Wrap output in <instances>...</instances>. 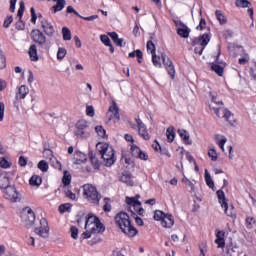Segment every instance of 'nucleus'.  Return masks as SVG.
Instances as JSON below:
<instances>
[{
	"mask_svg": "<svg viewBox=\"0 0 256 256\" xmlns=\"http://www.w3.org/2000/svg\"><path fill=\"white\" fill-rule=\"evenodd\" d=\"M95 131L98 137H102V139H105V137H107V132L103 129V126H96Z\"/></svg>",
	"mask_w": 256,
	"mask_h": 256,
	"instance_id": "nucleus-40",
	"label": "nucleus"
},
{
	"mask_svg": "<svg viewBox=\"0 0 256 256\" xmlns=\"http://www.w3.org/2000/svg\"><path fill=\"white\" fill-rule=\"evenodd\" d=\"M29 95V87L26 85H22L18 89V94L16 95V99H25Z\"/></svg>",
	"mask_w": 256,
	"mask_h": 256,
	"instance_id": "nucleus-23",
	"label": "nucleus"
},
{
	"mask_svg": "<svg viewBox=\"0 0 256 256\" xmlns=\"http://www.w3.org/2000/svg\"><path fill=\"white\" fill-rule=\"evenodd\" d=\"M3 117H5V103L0 102V121H3Z\"/></svg>",
	"mask_w": 256,
	"mask_h": 256,
	"instance_id": "nucleus-61",
	"label": "nucleus"
},
{
	"mask_svg": "<svg viewBox=\"0 0 256 256\" xmlns=\"http://www.w3.org/2000/svg\"><path fill=\"white\" fill-rule=\"evenodd\" d=\"M56 5L52 6L51 11L52 13H59V11H63L65 9V5L67 2L65 0H53Z\"/></svg>",
	"mask_w": 256,
	"mask_h": 256,
	"instance_id": "nucleus-18",
	"label": "nucleus"
},
{
	"mask_svg": "<svg viewBox=\"0 0 256 256\" xmlns=\"http://www.w3.org/2000/svg\"><path fill=\"white\" fill-rule=\"evenodd\" d=\"M83 195L89 203L99 206V201H101L102 196L99 191H97V188L95 186L91 184H85L83 186Z\"/></svg>",
	"mask_w": 256,
	"mask_h": 256,
	"instance_id": "nucleus-3",
	"label": "nucleus"
},
{
	"mask_svg": "<svg viewBox=\"0 0 256 256\" xmlns=\"http://www.w3.org/2000/svg\"><path fill=\"white\" fill-rule=\"evenodd\" d=\"M131 151H132L133 157L138 158L139 157V153L141 152V148H139V146L133 144L131 146Z\"/></svg>",
	"mask_w": 256,
	"mask_h": 256,
	"instance_id": "nucleus-51",
	"label": "nucleus"
},
{
	"mask_svg": "<svg viewBox=\"0 0 256 256\" xmlns=\"http://www.w3.org/2000/svg\"><path fill=\"white\" fill-rule=\"evenodd\" d=\"M126 203L129 205V211L132 215H145V209L141 206V201L135 198L126 197Z\"/></svg>",
	"mask_w": 256,
	"mask_h": 256,
	"instance_id": "nucleus-5",
	"label": "nucleus"
},
{
	"mask_svg": "<svg viewBox=\"0 0 256 256\" xmlns=\"http://www.w3.org/2000/svg\"><path fill=\"white\" fill-rule=\"evenodd\" d=\"M88 155L94 169H99V167H101V164L99 163V159L97 158V156L93 153V151H90Z\"/></svg>",
	"mask_w": 256,
	"mask_h": 256,
	"instance_id": "nucleus-27",
	"label": "nucleus"
},
{
	"mask_svg": "<svg viewBox=\"0 0 256 256\" xmlns=\"http://www.w3.org/2000/svg\"><path fill=\"white\" fill-rule=\"evenodd\" d=\"M76 127L77 129H80L81 131H83V129H87V127H89V123L85 120H79L76 123Z\"/></svg>",
	"mask_w": 256,
	"mask_h": 256,
	"instance_id": "nucleus-45",
	"label": "nucleus"
},
{
	"mask_svg": "<svg viewBox=\"0 0 256 256\" xmlns=\"http://www.w3.org/2000/svg\"><path fill=\"white\" fill-rule=\"evenodd\" d=\"M20 8L18 9V17H23V13H25V2L20 1Z\"/></svg>",
	"mask_w": 256,
	"mask_h": 256,
	"instance_id": "nucleus-59",
	"label": "nucleus"
},
{
	"mask_svg": "<svg viewBox=\"0 0 256 256\" xmlns=\"http://www.w3.org/2000/svg\"><path fill=\"white\" fill-rule=\"evenodd\" d=\"M147 50L150 51L151 55H155L156 52V48H155V44L153 43V41H148L146 44Z\"/></svg>",
	"mask_w": 256,
	"mask_h": 256,
	"instance_id": "nucleus-50",
	"label": "nucleus"
},
{
	"mask_svg": "<svg viewBox=\"0 0 256 256\" xmlns=\"http://www.w3.org/2000/svg\"><path fill=\"white\" fill-rule=\"evenodd\" d=\"M0 167H2V169H9V167H11V164H9V161H7V159L2 158L0 159Z\"/></svg>",
	"mask_w": 256,
	"mask_h": 256,
	"instance_id": "nucleus-58",
	"label": "nucleus"
},
{
	"mask_svg": "<svg viewBox=\"0 0 256 256\" xmlns=\"http://www.w3.org/2000/svg\"><path fill=\"white\" fill-rule=\"evenodd\" d=\"M208 156L210 157L211 161H217L219 157L217 154V150H215L214 148L208 151Z\"/></svg>",
	"mask_w": 256,
	"mask_h": 256,
	"instance_id": "nucleus-48",
	"label": "nucleus"
},
{
	"mask_svg": "<svg viewBox=\"0 0 256 256\" xmlns=\"http://www.w3.org/2000/svg\"><path fill=\"white\" fill-rule=\"evenodd\" d=\"M223 117L226 121H228V123H230V125H233L235 123V116L233 115V113H231V111H229L228 109H224L223 110Z\"/></svg>",
	"mask_w": 256,
	"mask_h": 256,
	"instance_id": "nucleus-26",
	"label": "nucleus"
},
{
	"mask_svg": "<svg viewBox=\"0 0 256 256\" xmlns=\"http://www.w3.org/2000/svg\"><path fill=\"white\" fill-rule=\"evenodd\" d=\"M189 33H191V29H189L187 26L177 28V34L179 37H182V39H189Z\"/></svg>",
	"mask_w": 256,
	"mask_h": 256,
	"instance_id": "nucleus-24",
	"label": "nucleus"
},
{
	"mask_svg": "<svg viewBox=\"0 0 256 256\" xmlns=\"http://www.w3.org/2000/svg\"><path fill=\"white\" fill-rule=\"evenodd\" d=\"M100 41L103 42V44L107 47L111 43V39H109V36L103 34L100 36Z\"/></svg>",
	"mask_w": 256,
	"mask_h": 256,
	"instance_id": "nucleus-55",
	"label": "nucleus"
},
{
	"mask_svg": "<svg viewBox=\"0 0 256 256\" xmlns=\"http://www.w3.org/2000/svg\"><path fill=\"white\" fill-rule=\"evenodd\" d=\"M162 227H165L166 229H171L173 225H175V220H173V215L166 214L161 222Z\"/></svg>",
	"mask_w": 256,
	"mask_h": 256,
	"instance_id": "nucleus-16",
	"label": "nucleus"
},
{
	"mask_svg": "<svg viewBox=\"0 0 256 256\" xmlns=\"http://www.w3.org/2000/svg\"><path fill=\"white\" fill-rule=\"evenodd\" d=\"M62 35H63L64 41H71V30H69V28L63 27Z\"/></svg>",
	"mask_w": 256,
	"mask_h": 256,
	"instance_id": "nucleus-37",
	"label": "nucleus"
},
{
	"mask_svg": "<svg viewBox=\"0 0 256 256\" xmlns=\"http://www.w3.org/2000/svg\"><path fill=\"white\" fill-rule=\"evenodd\" d=\"M128 57H138V59H143V52L141 50L137 49L135 51H132L128 54Z\"/></svg>",
	"mask_w": 256,
	"mask_h": 256,
	"instance_id": "nucleus-49",
	"label": "nucleus"
},
{
	"mask_svg": "<svg viewBox=\"0 0 256 256\" xmlns=\"http://www.w3.org/2000/svg\"><path fill=\"white\" fill-rule=\"evenodd\" d=\"M89 230L91 233H103L105 231V226L101 223V220H98V222H96L94 226L90 227Z\"/></svg>",
	"mask_w": 256,
	"mask_h": 256,
	"instance_id": "nucleus-22",
	"label": "nucleus"
},
{
	"mask_svg": "<svg viewBox=\"0 0 256 256\" xmlns=\"http://www.w3.org/2000/svg\"><path fill=\"white\" fill-rule=\"evenodd\" d=\"M109 112L113 113L115 119L118 121L121 119V115L119 114V107H117V103L115 101L112 102V106H110Z\"/></svg>",
	"mask_w": 256,
	"mask_h": 256,
	"instance_id": "nucleus-30",
	"label": "nucleus"
},
{
	"mask_svg": "<svg viewBox=\"0 0 256 256\" xmlns=\"http://www.w3.org/2000/svg\"><path fill=\"white\" fill-rule=\"evenodd\" d=\"M40 24H41V27H42L44 33L48 37H53V35H55V27L53 26V24L51 22H49V20L43 19V20H41Z\"/></svg>",
	"mask_w": 256,
	"mask_h": 256,
	"instance_id": "nucleus-14",
	"label": "nucleus"
},
{
	"mask_svg": "<svg viewBox=\"0 0 256 256\" xmlns=\"http://www.w3.org/2000/svg\"><path fill=\"white\" fill-rule=\"evenodd\" d=\"M59 211H60L61 213H65L66 211H67L68 213H71V204H70V203L61 204V205L59 206Z\"/></svg>",
	"mask_w": 256,
	"mask_h": 256,
	"instance_id": "nucleus-43",
	"label": "nucleus"
},
{
	"mask_svg": "<svg viewBox=\"0 0 256 256\" xmlns=\"http://www.w3.org/2000/svg\"><path fill=\"white\" fill-rule=\"evenodd\" d=\"M65 55H67V49H65L63 47L58 49L57 59H59V61H61V59H65Z\"/></svg>",
	"mask_w": 256,
	"mask_h": 256,
	"instance_id": "nucleus-47",
	"label": "nucleus"
},
{
	"mask_svg": "<svg viewBox=\"0 0 256 256\" xmlns=\"http://www.w3.org/2000/svg\"><path fill=\"white\" fill-rule=\"evenodd\" d=\"M235 5L236 7H242L243 9H245V7L251 6V2H249L248 0H236Z\"/></svg>",
	"mask_w": 256,
	"mask_h": 256,
	"instance_id": "nucleus-39",
	"label": "nucleus"
},
{
	"mask_svg": "<svg viewBox=\"0 0 256 256\" xmlns=\"http://www.w3.org/2000/svg\"><path fill=\"white\" fill-rule=\"evenodd\" d=\"M31 35L34 43H38V45H45L47 43V37H45L41 30H32Z\"/></svg>",
	"mask_w": 256,
	"mask_h": 256,
	"instance_id": "nucleus-13",
	"label": "nucleus"
},
{
	"mask_svg": "<svg viewBox=\"0 0 256 256\" xmlns=\"http://www.w3.org/2000/svg\"><path fill=\"white\" fill-rule=\"evenodd\" d=\"M256 224V220L255 217L253 216H247L245 219V225L247 227V229H253V225Z\"/></svg>",
	"mask_w": 256,
	"mask_h": 256,
	"instance_id": "nucleus-35",
	"label": "nucleus"
},
{
	"mask_svg": "<svg viewBox=\"0 0 256 256\" xmlns=\"http://www.w3.org/2000/svg\"><path fill=\"white\" fill-rule=\"evenodd\" d=\"M74 159H76L75 161L76 165H81V163H85V161H87V154L81 151H76L74 153Z\"/></svg>",
	"mask_w": 256,
	"mask_h": 256,
	"instance_id": "nucleus-20",
	"label": "nucleus"
},
{
	"mask_svg": "<svg viewBox=\"0 0 256 256\" xmlns=\"http://www.w3.org/2000/svg\"><path fill=\"white\" fill-rule=\"evenodd\" d=\"M62 183L65 187H67V185L71 184V176H64L62 178Z\"/></svg>",
	"mask_w": 256,
	"mask_h": 256,
	"instance_id": "nucleus-63",
	"label": "nucleus"
},
{
	"mask_svg": "<svg viewBox=\"0 0 256 256\" xmlns=\"http://www.w3.org/2000/svg\"><path fill=\"white\" fill-rule=\"evenodd\" d=\"M104 202L103 211L109 213V211H111V198H104Z\"/></svg>",
	"mask_w": 256,
	"mask_h": 256,
	"instance_id": "nucleus-46",
	"label": "nucleus"
},
{
	"mask_svg": "<svg viewBox=\"0 0 256 256\" xmlns=\"http://www.w3.org/2000/svg\"><path fill=\"white\" fill-rule=\"evenodd\" d=\"M9 186V176L7 173H2L0 170V189H7Z\"/></svg>",
	"mask_w": 256,
	"mask_h": 256,
	"instance_id": "nucleus-21",
	"label": "nucleus"
},
{
	"mask_svg": "<svg viewBox=\"0 0 256 256\" xmlns=\"http://www.w3.org/2000/svg\"><path fill=\"white\" fill-rule=\"evenodd\" d=\"M96 149L99 151L106 167H111V165L115 164L117 159L115 158V150H113V147L105 142H98L96 144Z\"/></svg>",
	"mask_w": 256,
	"mask_h": 256,
	"instance_id": "nucleus-2",
	"label": "nucleus"
},
{
	"mask_svg": "<svg viewBox=\"0 0 256 256\" xmlns=\"http://www.w3.org/2000/svg\"><path fill=\"white\" fill-rule=\"evenodd\" d=\"M225 143H227V138H225V136H221V139L218 140V146L222 151H225Z\"/></svg>",
	"mask_w": 256,
	"mask_h": 256,
	"instance_id": "nucleus-56",
	"label": "nucleus"
},
{
	"mask_svg": "<svg viewBox=\"0 0 256 256\" xmlns=\"http://www.w3.org/2000/svg\"><path fill=\"white\" fill-rule=\"evenodd\" d=\"M70 233H71L72 239H77L79 237V229H77V227L75 226H72L70 228Z\"/></svg>",
	"mask_w": 256,
	"mask_h": 256,
	"instance_id": "nucleus-52",
	"label": "nucleus"
},
{
	"mask_svg": "<svg viewBox=\"0 0 256 256\" xmlns=\"http://www.w3.org/2000/svg\"><path fill=\"white\" fill-rule=\"evenodd\" d=\"M86 115L88 117H95V108H93V106H86Z\"/></svg>",
	"mask_w": 256,
	"mask_h": 256,
	"instance_id": "nucleus-53",
	"label": "nucleus"
},
{
	"mask_svg": "<svg viewBox=\"0 0 256 256\" xmlns=\"http://www.w3.org/2000/svg\"><path fill=\"white\" fill-rule=\"evenodd\" d=\"M11 23H13V16H8L3 23V27H5V29H9Z\"/></svg>",
	"mask_w": 256,
	"mask_h": 256,
	"instance_id": "nucleus-60",
	"label": "nucleus"
},
{
	"mask_svg": "<svg viewBox=\"0 0 256 256\" xmlns=\"http://www.w3.org/2000/svg\"><path fill=\"white\" fill-rule=\"evenodd\" d=\"M38 169H40V171H43V173L49 171V164H47V162L45 160H41L38 163Z\"/></svg>",
	"mask_w": 256,
	"mask_h": 256,
	"instance_id": "nucleus-42",
	"label": "nucleus"
},
{
	"mask_svg": "<svg viewBox=\"0 0 256 256\" xmlns=\"http://www.w3.org/2000/svg\"><path fill=\"white\" fill-rule=\"evenodd\" d=\"M209 41H211V36L209 34H203L199 38H194L192 41V45H198L194 48V53L197 55H203V51L205 47L209 45Z\"/></svg>",
	"mask_w": 256,
	"mask_h": 256,
	"instance_id": "nucleus-4",
	"label": "nucleus"
},
{
	"mask_svg": "<svg viewBox=\"0 0 256 256\" xmlns=\"http://www.w3.org/2000/svg\"><path fill=\"white\" fill-rule=\"evenodd\" d=\"M212 97V103L210 104L211 111H214L215 115L217 117H221V114L219 111L223 109V101H221L217 96H211Z\"/></svg>",
	"mask_w": 256,
	"mask_h": 256,
	"instance_id": "nucleus-12",
	"label": "nucleus"
},
{
	"mask_svg": "<svg viewBox=\"0 0 256 256\" xmlns=\"http://www.w3.org/2000/svg\"><path fill=\"white\" fill-rule=\"evenodd\" d=\"M215 15L220 25H225V23H227V17L223 15V12L221 10H216Z\"/></svg>",
	"mask_w": 256,
	"mask_h": 256,
	"instance_id": "nucleus-34",
	"label": "nucleus"
},
{
	"mask_svg": "<svg viewBox=\"0 0 256 256\" xmlns=\"http://www.w3.org/2000/svg\"><path fill=\"white\" fill-rule=\"evenodd\" d=\"M109 37H111L112 41H114V43H117L118 39H119V35L117 34V32H109L108 33Z\"/></svg>",
	"mask_w": 256,
	"mask_h": 256,
	"instance_id": "nucleus-62",
	"label": "nucleus"
},
{
	"mask_svg": "<svg viewBox=\"0 0 256 256\" xmlns=\"http://www.w3.org/2000/svg\"><path fill=\"white\" fill-rule=\"evenodd\" d=\"M49 222L46 218H41L39 221V225L34 228V233L42 237L43 239H49Z\"/></svg>",
	"mask_w": 256,
	"mask_h": 256,
	"instance_id": "nucleus-6",
	"label": "nucleus"
},
{
	"mask_svg": "<svg viewBox=\"0 0 256 256\" xmlns=\"http://www.w3.org/2000/svg\"><path fill=\"white\" fill-rule=\"evenodd\" d=\"M215 243L218 249L225 248V232L221 230H216V240Z\"/></svg>",
	"mask_w": 256,
	"mask_h": 256,
	"instance_id": "nucleus-15",
	"label": "nucleus"
},
{
	"mask_svg": "<svg viewBox=\"0 0 256 256\" xmlns=\"http://www.w3.org/2000/svg\"><path fill=\"white\" fill-rule=\"evenodd\" d=\"M152 63L154 67L161 68V57L157 56V54H152Z\"/></svg>",
	"mask_w": 256,
	"mask_h": 256,
	"instance_id": "nucleus-44",
	"label": "nucleus"
},
{
	"mask_svg": "<svg viewBox=\"0 0 256 256\" xmlns=\"http://www.w3.org/2000/svg\"><path fill=\"white\" fill-rule=\"evenodd\" d=\"M30 13H31V23L35 25L37 23V14L35 13L34 7L30 8Z\"/></svg>",
	"mask_w": 256,
	"mask_h": 256,
	"instance_id": "nucleus-57",
	"label": "nucleus"
},
{
	"mask_svg": "<svg viewBox=\"0 0 256 256\" xmlns=\"http://www.w3.org/2000/svg\"><path fill=\"white\" fill-rule=\"evenodd\" d=\"M115 223L127 237H135L138 233L137 228L131 225L129 214L125 212H120L115 216Z\"/></svg>",
	"mask_w": 256,
	"mask_h": 256,
	"instance_id": "nucleus-1",
	"label": "nucleus"
},
{
	"mask_svg": "<svg viewBox=\"0 0 256 256\" xmlns=\"http://www.w3.org/2000/svg\"><path fill=\"white\" fill-rule=\"evenodd\" d=\"M217 197H218V201H219L222 209H224V212L226 213V215L228 217H233V215H235V213H233V211H230V212L228 211L229 204L227 203V199L225 198V192H223L222 190H218Z\"/></svg>",
	"mask_w": 256,
	"mask_h": 256,
	"instance_id": "nucleus-9",
	"label": "nucleus"
},
{
	"mask_svg": "<svg viewBox=\"0 0 256 256\" xmlns=\"http://www.w3.org/2000/svg\"><path fill=\"white\" fill-rule=\"evenodd\" d=\"M18 163L20 167H25L27 165V158H25L24 156H20Z\"/></svg>",
	"mask_w": 256,
	"mask_h": 256,
	"instance_id": "nucleus-64",
	"label": "nucleus"
},
{
	"mask_svg": "<svg viewBox=\"0 0 256 256\" xmlns=\"http://www.w3.org/2000/svg\"><path fill=\"white\" fill-rule=\"evenodd\" d=\"M97 222H99V217L93 214H89L86 218L85 229H91V227H95Z\"/></svg>",
	"mask_w": 256,
	"mask_h": 256,
	"instance_id": "nucleus-17",
	"label": "nucleus"
},
{
	"mask_svg": "<svg viewBox=\"0 0 256 256\" xmlns=\"http://www.w3.org/2000/svg\"><path fill=\"white\" fill-rule=\"evenodd\" d=\"M135 121L137 123L138 133L140 137H143L145 141H149V139H151V136H149V133L147 132V126L145 125V123H143V121L141 120V118H139V116L135 118Z\"/></svg>",
	"mask_w": 256,
	"mask_h": 256,
	"instance_id": "nucleus-10",
	"label": "nucleus"
},
{
	"mask_svg": "<svg viewBox=\"0 0 256 256\" xmlns=\"http://www.w3.org/2000/svg\"><path fill=\"white\" fill-rule=\"evenodd\" d=\"M165 213L163 212V211H161V210H156L155 212H154V219H155V221H163V219L165 218Z\"/></svg>",
	"mask_w": 256,
	"mask_h": 256,
	"instance_id": "nucleus-41",
	"label": "nucleus"
},
{
	"mask_svg": "<svg viewBox=\"0 0 256 256\" xmlns=\"http://www.w3.org/2000/svg\"><path fill=\"white\" fill-rule=\"evenodd\" d=\"M132 177L131 172H124L120 178V181L126 185H129L130 187H133L135 183L133 182Z\"/></svg>",
	"mask_w": 256,
	"mask_h": 256,
	"instance_id": "nucleus-19",
	"label": "nucleus"
},
{
	"mask_svg": "<svg viewBox=\"0 0 256 256\" xmlns=\"http://www.w3.org/2000/svg\"><path fill=\"white\" fill-rule=\"evenodd\" d=\"M28 53L31 61H39V56H37V45L32 44L29 48Z\"/></svg>",
	"mask_w": 256,
	"mask_h": 256,
	"instance_id": "nucleus-25",
	"label": "nucleus"
},
{
	"mask_svg": "<svg viewBox=\"0 0 256 256\" xmlns=\"http://www.w3.org/2000/svg\"><path fill=\"white\" fill-rule=\"evenodd\" d=\"M30 185L33 187H39L43 183V179L39 175H33L29 180Z\"/></svg>",
	"mask_w": 256,
	"mask_h": 256,
	"instance_id": "nucleus-28",
	"label": "nucleus"
},
{
	"mask_svg": "<svg viewBox=\"0 0 256 256\" xmlns=\"http://www.w3.org/2000/svg\"><path fill=\"white\" fill-rule=\"evenodd\" d=\"M161 57L171 79H175V66H173V61H171V59L168 58L166 54H162Z\"/></svg>",
	"mask_w": 256,
	"mask_h": 256,
	"instance_id": "nucleus-11",
	"label": "nucleus"
},
{
	"mask_svg": "<svg viewBox=\"0 0 256 256\" xmlns=\"http://www.w3.org/2000/svg\"><path fill=\"white\" fill-rule=\"evenodd\" d=\"M4 197L12 203H19V201H21V194L17 192V188H15V186H8L5 188Z\"/></svg>",
	"mask_w": 256,
	"mask_h": 256,
	"instance_id": "nucleus-8",
	"label": "nucleus"
},
{
	"mask_svg": "<svg viewBox=\"0 0 256 256\" xmlns=\"http://www.w3.org/2000/svg\"><path fill=\"white\" fill-rule=\"evenodd\" d=\"M51 163L54 169H58L59 171H61V163L59 162V160H57V158H51Z\"/></svg>",
	"mask_w": 256,
	"mask_h": 256,
	"instance_id": "nucleus-54",
	"label": "nucleus"
},
{
	"mask_svg": "<svg viewBox=\"0 0 256 256\" xmlns=\"http://www.w3.org/2000/svg\"><path fill=\"white\" fill-rule=\"evenodd\" d=\"M178 135L186 142V145H191L193 143L189 140V132H187V130L178 129Z\"/></svg>",
	"mask_w": 256,
	"mask_h": 256,
	"instance_id": "nucleus-29",
	"label": "nucleus"
},
{
	"mask_svg": "<svg viewBox=\"0 0 256 256\" xmlns=\"http://www.w3.org/2000/svg\"><path fill=\"white\" fill-rule=\"evenodd\" d=\"M166 136H167L169 143H173V141H175V128L168 127L166 130Z\"/></svg>",
	"mask_w": 256,
	"mask_h": 256,
	"instance_id": "nucleus-33",
	"label": "nucleus"
},
{
	"mask_svg": "<svg viewBox=\"0 0 256 256\" xmlns=\"http://www.w3.org/2000/svg\"><path fill=\"white\" fill-rule=\"evenodd\" d=\"M7 67V58L5 57V54H3V51L0 50V71L2 69H5Z\"/></svg>",
	"mask_w": 256,
	"mask_h": 256,
	"instance_id": "nucleus-36",
	"label": "nucleus"
},
{
	"mask_svg": "<svg viewBox=\"0 0 256 256\" xmlns=\"http://www.w3.org/2000/svg\"><path fill=\"white\" fill-rule=\"evenodd\" d=\"M21 219L27 227H31L35 223V212L31 207H25L22 210Z\"/></svg>",
	"mask_w": 256,
	"mask_h": 256,
	"instance_id": "nucleus-7",
	"label": "nucleus"
},
{
	"mask_svg": "<svg viewBox=\"0 0 256 256\" xmlns=\"http://www.w3.org/2000/svg\"><path fill=\"white\" fill-rule=\"evenodd\" d=\"M182 183H185V185H187L189 187V189H190L189 192L190 193H193V191H195V185L187 177L184 176L182 178Z\"/></svg>",
	"mask_w": 256,
	"mask_h": 256,
	"instance_id": "nucleus-38",
	"label": "nucleus"
},
{
	"mask_svg": "<svg viewBox=\"0 0 256 256\" xmlns=\"http://www.w3.org/2000/svg\"><path fill=\"white\" fill-rule=\"evenodd\" d=\"M204 175H205V181L208 187H210V189H214L215 182H213V178H211V174H209V171L207 169H205Z\"/></svg>",
	"mask_w": 256,
	"mask_h": 256,
	"instance_id": "nucleus-32",
	"label": "nucleus"
},
{
	"mask_svg": "<svg viewBox=\"0 0 256 256\" xmlns=\"http://www.w3.org/2000/svg\"><path fill=\"white\" fill-rule=\"evenodd\" d=\"M211 69H212V71H214V73L216 75H219V77H223V73H224L225 69L221 65L212 63Z\"/></svg>",
	"mask_w": 256,
	"mask_h": 256,
	"instance_id": "nucleus-31",
	"label": "nucleus"
}]
</instances>
